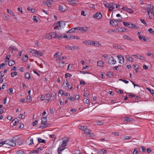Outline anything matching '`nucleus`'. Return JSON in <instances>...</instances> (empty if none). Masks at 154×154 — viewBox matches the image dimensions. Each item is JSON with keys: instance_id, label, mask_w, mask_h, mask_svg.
I'll list each match as a JSON object with an SVG mask.
<instances>
[{"instance_id": "obj_1", "label": "nucleus", "mask_w": 154, "mask_h": 154, "mask_svg": "<svg viewBox=\"0 0 154 154\" xmlns=\"http://www.w3.org/2000/svg\"><path fill=\"white\" fill-rule=\"evenodd\" d=\"M105 61L106 63L109 64H115L116 63V61L113 57L111 56L105 59Z\"/></svg>"}, {"instance_id": "obj_2", "label": "nucleus", "mask_w": 154, "mask_h": 154, "mask_svg": "<svg viewBox=\"0 0 154 154\" xmlns=\"http://www.w3.org/2000/svg\"><path fill=\"white\" fill-rule=\"evenodd\" d=\"M146 9L149 15L150 12L151 14L154 15V7L153 5H148Z\"/></svg>"}, {"instance_id": "obj_3", "label": "nucleus", "mask_w": 154, "mask_h": 154, "mask_svg": "<svg viewBox=\"0 0 154 154\" xmlns=\"http://www.w3.org/2000/svg\"><path fill=\"white\" fill-rule=\"evenodd\" d=\"M42 121L41 124L43 125V126H41L39 127L40 128H44L48 126V124L47 123V119L46 118L43 117L41 119Z\"/></svg>"}, {"instance_id": "obj_4", "label": "nucleus", "mask_w": 154, "mask_h": 154, "mask_svg": "<svg viewBox=\"0 0 154 154\" xmlns=\"http://www.w3.org/2000/svg\"><path fill=\"white\" fill-rule=\"evenodd\" d=\"M12 142L14 144H22V143L20 141V137L18 136L14 137L12 138Z\"/></svg>"}, {"instance_id": "obj_5", "label": "nucleus", "mask_w": 154, "mask_h": 154, "mask_svg": "<svg viewBox=\"0 0 154 154\" xmlns=\"http://www.w3.org/2000/svg\"><path fill=\"white\" fill-rule=\"evenodd\" d=\"M46 96L48 97H51V100L53 101L56 97V94L54 92L53 93L50 92L49 94H46Z\"/></svg>"}, {"instance_id": "obj_6", "label": "nucleus", "mask_w": 154, "mask_h": 154, "mask_svg": "<svg viewBox=\"0 0 154 154\" xmlns=\"http://www.w3.org/2000/svg\"><path fill=\"white\" fill-rule=\"evenodd\" d=\"M65 48L67 50H75L78 49L79 48L78 46H71L69 45H66L65 46Z\"/></svg>"}, {"instance_id": "obj_7", "label": "nucleus", "mask_w": 154, "mask_h": 154, "mask_svg": "<svg viewBox=\"0 0 154 154\" xmlns=\"http://www.w3.org/2000/svg\"><path fill=\"white\" fill-rule=\"evenodd\" d=\"M91 130L87 128V126H86V128H85L84 131V132L87 134V136L88 137H91L93 135V134L91 133Z\"/></svg>"}, {"instance_id": "obj_8", "label": "nucleus", "mask_w": 154, "mask_h": 154, "mask_svg": "<svg viewBox=\"0 0 154 154\" xmlns=\"http://www.w3.org/2000/svg\"><path fill=\"white\" fill-rule=\"evenodd\" d=\"M69 139V138L68 137H65L63 138L60 140L62 142L61 144H66L68 143Z\"/></svg>"}, {"instance_id": "obj_9", "label": "nucleus", "mask_w": 154, "mask_h": 154, "mask_svg": "<svg viewBox=\"0 0 154 154\" xmlns=\"http://www.w3.org/2000/svg\"><path fill=\"white\" fill-rule=\"evenodd\" d=\"M62 23H61L60 22H58L56 24H55L54 27V29H57L58 30H59L61 29L63 27L62 25Z\"/></svg>"}, {"instance_id": "obj_10", "label": "nucleus", "mask_w": 154, "mask_h": 154, "mask_svg": "<svg viewBox=\"0 0 154 154\" xmlns=\"http://www.w3.org/2000/svg\"><path fill=\"white\" fill-rule=\"evenodd\" d=\"M61 145L58 148L57 151L59 154H61V152L66 149L65 146L66 145Z\"/></svg>"}, {"instance_id": "obj_11", "label": "nucleus", "mask_w": 154, "mask_h": 154, "mask_svg": "<svg viewBox=\"0 0 154 154\" xmlns=\"http://www.w3.org/2000/svg\"><path fill=\"white\" fill-rule=\"evenodd\" d=\"M43 149V148L42 147H39L36 150H34L31 151L29 152V153L30 154H37L38 153V152L39 151V150H42Z\"/></svg>"}, {"instance_id": "obj_12", "label": "nucleus", "mask_w": 154, "mask_h": 154, "mask_svg": "<svg viewBox=\"0 0 154 154\" xmlns=\"http://www.w3.org/2000/svg\"><path fill=\"white\" fill-rule=\"evenodd\" d=\"M66 1L69 3L70 5L73 6H75L78 4V2L77 1L74 0H67Z\"/></svg>"}, {"instance_id": "obj_13", "label": "nucleus", "mask_w": 154, "mask_h": 154, "mask_svg": "<svg viewBox=\"0 0 154 154\" xmlns=\"http://www.w3.org/2000/svg\"><path fill=\"white\" fill-rule=\"evenodd\" d=\"M53 0H47L45 2H43V4H45L49 7H51V3L53 2Z\"/></svg>"}, {"instance_id": "obj_14", "label": "nucleus", "mask_w": 154, "mask_h": 154, "mask_svg": "<svg viewBox=\"0 0 154 154\" xmlns=\"http://www.w3.org/2000/svg\"><path fill=\"white\" fill-rule=\"evenodd\" d=\"M110 24L113 26H115L118 24L117 20H110L109 22Z\"/></svg>"}, {"instance_id": "obj_15", "label": "nucleus", "mask_w": 154, "mask_h": 154, "mask_svg": "<svg viewBox=\"0 0 154 154\" xmlns=\"http://www.w3.org/2000/svg\"><path fill=\"white\" fill-rule=\"evenodd\" d=\"M117 57L119 60V63H120L122 64L124 63V58L121 55H118L117 56Z\"/></svg>"}, {"instance_id": "obj_16", "label": "nucleus", "mask_w": 154, "mask_h": 154, "mask_svg": "<svg viewBox=\"0 0 154 154\" xmlns=\"http://www.w3.org/2000/svg\"><path fill=\"white\" fill-rule=\"evenodd\" d=\"M122 9L132 14L134 12V11L132 10L125 7H123Z\"/></svg>"}, {"instance_id": "obj_17", "label": "nucleus", "mask_w": 154, "mask_h": 154, "mask_svg": "<svg viewBox=\"0 0 154 154\" xmlns=\"http://www.w3.org/2000/svg\"><path fill=\"white\" fill-rule=\"evenodd\" d=\"M92 42L91 45L97 47H99L100 46H101V45L98 41H92Z\"/></svg>"}, {"instance_id": "obj_18", "label": "nucleus", "mask_w": 154, "mask_h": 154, "mask_svg": "<svg viewBox=\"0 0 154 154\" xmlns=\"http://www.w3.org/2000/svg\"><path fill=\"white\" fill-rule=\"evenodd\" d=\"M94 17L95 18L99 19H100L101 17L102 14L100 12H98L95 14L94 16Z\"/></svg>"}, {"instance_id": "obj_19", "label": "nucleus", "mask_w": 154, "mask_h": 154, "mask_svg": "<svg viewBox=\"0 0 154 154\" xmlns=\"http://www.w3.org/2000/svg\"><path fill=\"white\" fill-rule=\"evenodd\" d=\"M35 51L31 49H29L28 50V52L29 54L33 56H35Z\"/></svg>"}, {"instance_id": "obj_20", "label": "nucleus", "mask_w": 154, "mask_h": 154, "mask_svg": "<svg viewBox=\"0 0 154 154\" xmlns=\"http://www.w3.org/2000/svg\"><path fill=\"white\" fill-rule=\"evenodd\" d=\"M42 55L43 54L41 52L36 50L35 51V56L38 57H41Z\"/></svg>"}, {"instance_id": "obj_21", "label": "nucleus", "mask_w": 154, "mask_h": 154, "mask_svg": "<svg viewBox=\"0 0 154 154\" xmlns=\"http://www.w3.org/2000/svg\"><path fill=\"white\" fill-rule=\"evenodd\" d=\"M138 38L140 40L142 41L146 42L147 40V38L144 36L139 35L138 36Z\"/></svg>"}, {"instance_id": "obj_22", "label": "nucleus", "mask_w": 154, "mask_h": 154, "mask_svg": "<svg viewBox=\"0 0 154 154\" xmlns=\"http://www.w3.org/2000/svg\"><path fill=\"white\" fill-rule=\"evenodd\" d=\"M128 27L131 28L137 29V27L136 26L135 24L130 22H129Z\"/></svg>"}, {"instance_id": "obj_23", "label": "nucleus", "mask_w": 154, "mask_h": 154, "mask_svg": "<svg viewBox=\"0 0 154 154\" xmlns=\"http://www.w3.org/2000/svg\"><path fill=\"white\" fill-rule=\"evenodd\" d=\"M97 65L99 67H103L104 66V62L103 61L101 60L97 62Z\"/></svg>"}, {"instance_id": "obj_24", "label": "nucleus", "mask_w": 154, "mask_h": 154, "mask_svg": "<svg viewBox=\"0 0 154 154\" xmlns=\"http://www.w3.org/2000/svg\"><path fill=\"white\" fill-rule=\"evenodd\" d=\"M109 5L110 7L109 9L111 10V8L112 10L115 8L116 4L114 2L110 3Z\"/></svg>"}, {"instance_id": "obj_25", "label": "nucleus", "mask_w": 154, "mask_h": 154, "mask_svg": "<svg viewBox=\"0 0 154 154\" xmlns=\"http://www.w3.org/2000/svg\"><path fill=\"white\" fill-rule=\"evenodd\" d=\"M125 58L126 59V60L128 61H130L131 62L133 61L132 58L129 55H126L125 56Z\"/></svg>"}, {"instance_id": "obj_26", "label": "nucleus", "mask_w": 154, "mask_h": 154, "mask_svg": "<svg viewBox=\"0 0 154 154\" xmlns=\"http://www.w3.org/2000/svg\"><path fill=\"white\" fill-rule=\"evenodd\" d=\"M124 121L130 122L131 121L133 120V119L131 118H130L128 116L125 117L124 118Z\"/></svg>"}, {"instance_id": "obj_27", "label": "nucleus", "mask_w": 154, "mask_h": 154, "mask_svg": "<svg viewBox=\"0 0 154 154\" xmlns=\"http://www.w3.org/2000/svg\"><path fill=\"white\" fill-rule=\"evenodd\" d=\"M81 28L80 31L82 32H86L88 29V27L86 26L83 27H81Z\"/></svg>"}, {"instance_id": "obj_28", "label": "nucleus", "mask_w": 154, "mask_h": 154, "mask_svg": "<svg viewBox=\"0 0 154 154\" xmlns=\"http://www.w3.org/2000/svg\"><path fill=\"white\" fill-rule=\"evenodd\" d=\"M92 41L88 40L87 41H84L82 42V43L88 45H91L92 44Z\"/></svg>"}, {"instance_id": "obj_29", "label": "nucleus", "mask_w": 154, "mask_h": 154, "mask_svg": "<svg viewBox=\"0 0 154 154\" xmlns=\"http://www.w3.org/2000/svg\"><path fill=\"white\" fill-rule=\"evenodd\" d=\"M103 122L101 121L97 120L95 122V125H103Z\"/></svg>"}, {"instance_id": "obj_30", "label": "nucleus", "mask_w": 154, "mask_h": 154, "mask_svg": "<svg viewBox=\"0 0 154 154\" xmlns=\"http://www.w3.org/2000/svg\"><path fill=\"white\" fill-rule=\"evenodd\" d=\"M64 6L61 5H59V9L62 12L64 11L65 10V9L64 8Z\"/></svg>"}, {"instance_id": "obj_31", "label": "nucleus", "mask_w": 154, "mask_h": 154, "mask_svg": "<svg viewBox=\"0 0 154 154\" xmlns=\"http://www.w3.org/2000/svg\"><path fill=\"white\" fill-rule=\"evenodd\" d=\"M51 34L52 38H57V35L55 32H51Z\"/></svg>"}, {"instance_id": "obj_32", "label": "nucleus", "mask_w": 154, "mask_h": 154, "mask_svg": "<svg viewBox=\"0 0 154 154\" xmlns=\"http://www.w3.org/2000/svg\"><path fill=\"white\" fill-rule=\"evenodd\" d=\"M19 122V120L17 119H15L12 121V123L14 126L16 125Z\"/></svg>"}, {"instance_id": "obj_33", "label": "nucleus", "mask_w": 154, "mask_h": 154, "mask_svg": "<svg viewBox=\"0 0 154 154\" xmlns=\"http://www.w3.org/2000/svg\"><path fill=\"white\" fill-rule=\"evenodd\" d=\"M15 63L14 61L10 60L9 61L8 64L9 66H11L14 65Z\"/></svg>"}, {"instance_id": "obj_34", "label": "nucleus", "mask_w": 154, "mask_h": 154, "mask_svg": "<svg viewBox=\"0 0 154 154\" xmlns=\"http://www.w3.org/2000/svg\"><path fill=\"white\" fill-rule=\"evenodd\" d=\"M28 55L26 54L23 57L22 60L24 62H26L28 60Z\"/></svg>"}, {"instance_id": "obj_35", "label": "nucleus", "mask_w": 154, "mask_h": 154, "mask_svg": "<svg viewBox=\"0 0 154 154\" xmlns=\"http://www.w3.org/2000/svg\"><path fill=\"white\" fill-rule=\"evenodd\" d=\"M66 57L65 56H63L61 57H59L56 59V61H59L60 60H62L63 59H66Z\"/></svg>"}, {"instance_id": "obj_36", "label": "nucleus", "mask_w": 154, "mask_h": 154, "mask_svg": "<svg viewBox=\"0 0 154 154\" xmlns=\"http://www.w3.org/2000/svg\"><path fill=\"white\" fill-rule=\"evenodd\" d=\"M65 62L64 61L60 62L59 64L60 67H63L64 66Z\"/></svg>"}, {"instance_id": "obj_37", "label": "nucleus", "mask_w": 154, "mask_h": 154, "mask_svg": "<svg viewBox=\"0 0 154 154\" xmlns=\"http://www.w3.org/2000/svg\"><path fill=\"white\" fill-rule=\"evenodd\" d=\"M25 78L26 79H28L29 80L30 79V74L28 72L26 73L25 75Z\"/></svg>"}, {"instance_id": "obj_38", "label": "nucleus", "mask_w": 154, "mask_h": 154, "mask_svg": "<svg viewBox=\"0 0 154 154\" xmlns=\"http://www.w3.org/2000/svg\"><path fill=\"white\" fill-rule=\"evenodd\" d=\"M38 141L39 143H46L45 140L41 138H38Z\"/></svg>"}, {"instance_id": "obj_39", "label": "nucleus", "mask_w": 154, "mask_h": 154, "mask_svg": "<svg viewBox=\"0 0 154 154\" xmlns=\"http://www.w3.org/2000/svg\"><path fill=\"white\" fill-rule=\"evenodd\" d=\"M106 153V151L103 149H100L99 153V154H104Z\"/></svg>"}, {"instance_id": "obj_40", "label": "nucleus", "mask_w": 154, "mask_h": 154, "mask_svg": "<svg viewBox=\"0 0 154 154\" xmlns=\"http://www.w3.org/2000/svg\"><path fill=\"white\" fill-rule=\"evenodd\" d=\"M86 126H79V128L80 130H82L83 131H84L85 128H86Z\"/></svg>"}, {"instance_id": "obj_41", "label": "nucleus", "mask_w": 154, "mask_h": 154, "mask_svg": "<svg viewBox=\"0 0 154 154\" xmlns=\"http://www.w3.org/2000/svg\"><path fill=\"white\" fill-rule=\"evenodd\" d=\"M123 38L125 39H127L128 40H129L130 41L132 40L129 36H127L126 35H124L123 36Z\"/></svg>"}, {"instance_id": "obj_42", "label": "nucleus", "mask_w": 154, "mask_h": 154, "mask_svg": "<svg viewBox=\"0 0 154 154\" xmlns=\"http://www.w3.org/2000/svg\"><path fill=\"white\" fill-rule=\"evenodd\" d=\"M7 12L9 14H11V15L15 16V15L14 13H13V12L11 11H9V10L8 9H7Z\"/></svg>"}, {"instance_id": "obj_43", "label": "nucleus", "mask_w": 154, "mask_h": 154, "mask_svg": "<svg viewBox=\"0 0 154 154\" xmlns=\"http://www.w3.org/2000/svg\"><path fill=\"white\" fill-rule=\"evenodd\" d=\"M46 38L48 39H51V33L49 34H47L46 35Z\"/></svg>"}, {"instance_id": "obj_44", "label": "nucleus", "mask_w": 154, "mask_h": 154, "mask_svg": "<svg viewBox=\"0 0 154 154\" xmlns=\"http://www.w3.org/2000/svg\"><path fill=\"white\" fill-rule=\"evenodd\" d=\"M17 74V73L16 72H13L11 73V76L12 77H14Z\"/></svg>"}, {"instance_id": "obj_45", "label": "nucleus", "mask_w": 154, "mask_h": 154, "mask_svg": "<svg viewBox=\"0 0 154 154\" xmlns=\"http://www.w3.org/2000/svg\"><path fill=\"white\" fill-rule=\"evenodd\" d=\"M103 4L106 7L109 9V4H108L106 2L104 1L103 2Z\"/></svg>"}, {"instance_id": "obj_46", "label": "nucleus", "mask_w": 154, "mask_h": 154, "mask_svg": "<svg viewBox=\"0 0 154 154\" xmlns=\"http://www.w3.org/2000/svg\"><path fill=\"white\" fill-rule=\"evenodd\" d=\"M74 30H75V29H74V28H72L71 29H70L68 30L66 32L68 33H73V32H74Z\"/></svg>"}, {"instance_id": "obj_47", "label": "nucleus", "mask_w": 154, "mask_h": 154, "mask_svg": "<svg viewBox=\"0 0 154 154\" xmlns=\"http://www.w3.org/2000/svg\"><path fill=\"white\" fill-rule=\"evenodd\" d=\"M64 95L67 97L66 98L68 99H69L71 97L70 94L69 93H65Z\"/></svg>"}, {"instance_id": "obj_48", "label": "nucleus", "mask_w": 154, "mask_h": 154, "mask_svg": "<svg viewBox=\"0 0 154 154\" xmlns=\"http://www.w3.org/2000/svg\"><path fill=\"white\" fill-rule=\"evenodd\" d=\"M148 31L150 33L154 35V31L153 30V29L152 28H150L149 29Z\"/></svg>"}, {"instance_id": "obj_49", "label": "nucleus", "mask_w": 154, "mask_h": 154, "mask_svg": "<svg viewBox=\"0 0 154 154\" xmlns=\"http://www.w3.org/2000/svg\"><path fill=\"white\" fill-rule=\"evenodd\" d=\"M137 58L141 60H144L145 59V58L143 56L138 54Z\"/></svg>"}, {"instance_id": "obj_50", "label": "nucleus", "mask_w": 154, "mask_h": 154, "mask_svg": "<svg viewBox=\"0 0 154 154\" xmlns=\"http://www.w3.org/2000/svg\"><path fill=\"white\" fill-rule=\"evenodd\" d=\"M32 20L33 21L35 22H37L38 21V20L37 19V17L36 16H33L32 17Z\"/></svg>"}, {"instance_id": "obj_51", "label": "nucleus", "mask_w": 154, "mask_h": 154, "mask_svg": "<svg viewBox=\"0 0 154 154\" xmlns=\"http://www.w3.org/2000/svg\"><path fill=\"white\" fill-rule=\"evenodd\" d=\"M131 138V137L128 136H125L123 137V139L124 140H126L129 139Z\"/></svg>"}, {"instance_id": "obj_52", "label": "nucleus", "mask_w": 154, "mask_h": 154, "mask_svg": "<svg viewBox=\"0 0 154 154\" xmlns=\"http://www.w3.org/2000/svg\"><path fill=\"white\" fill-rule=\"evenodd\" d=\"M83 102L85 103L88 104L89 102V100L88 99L85 98L84 99Z\"/></svg>"}, {"instance_id": "obj_53", "label": "nucleus", "mask_w": 154, "mask_h": 154, "mask_svg": "<svg viewBox=\"0 0 154 154\" xmlns=\"http://www.w3.org/2000/svg\"><path fill=\"white\" fill-rule=\"evenodd\" d=\"M5 141V144H9L12 142L11 140H7Z\"/></svg>"}, {"instance_id": "obj_54", "label": "nucleus", "mask_w": 154, "mask_h": 154, "mask_svg": "<svg viewBox=\"0 0 154 154\" xmlns=\"http://www.w3.org/2000/svg\"><path fill=\"white\" fill-rule=\"evenodd\" d=\"M75 36L73 35H68V39H70L71 38L72 39H75Z\"/></svg>"}, {"instance_id": "obj_55", "label": "nucleus", "mask_w": 154, "mask_h": 154, "mask_svg": "<svg viewBox=\"0 0 154 154\" xmlns=\"http://www.w3.org/2000/svg\"><path fill=\"white\" fill-rule=\"evenodd\" d=\"M57 38H58L59 39H61L62 38H63V35H57Z\"/></svg>"}, {"instance_id": "obj_56", "label": "nucleus", "mask_w": 154, "mask_h": 154, "mask_svg": "<svg viewBox=\"0 0 154 154\" xmlns=\"http://www.w3.org/2000/svg\"><path fill=\"white\" fill-rule=\"evenodd\" d=\"M16 154H24V152L21 150H18L16 153Z\"/></svg>"}, {"instance_id": "obj_57", "label": "nucleus", "mask_w": 154, "mask_h": 154, "mask_svg": "<svg viewBox=\"0 0 154 154\" xmlns=\"http://www.w3.org/2000/svg\"><path fill=\"white\" fill-rule=\"evenodd\" d=\"M49 137H50L51 138H53V139H54V140H55V139L56 138V136L54 134H51L49 135Z\"/></svg>"}, {"instance_id": "obj_58", "label": "nucleus", "mask_w": 154, "mask_h": 154, "mask_svg": "<svg viewBox=\"0 0 154 154\" xmlns=\"http://www.w3.org/2000/svg\"><path fill=\"white\" fill-rule=\"evenodd\" d=\"M71 76V75L69 73H66L65 74V77L67 78L68 77L70 78Z\"/></svg>"}, {"instance_id": "obj_59", "label": "nucleus", "mask_w": 154, "mask_h": 154, "mask_svg": "<svg viewBox=\"0 0 154 154\" xmlns=\"http://www.w3.org/2000/svg\"><path fill=\"white\" fill-rule=\"evenodd\" d=\"M5 64L4 63H1L0 65V69H3L4 67H5Z\"/></svg>"}, {"instance_id": "obj_60", "label": "nucleus", "mask_w": 154, "mask_h": 154, "mask_svg": "<svg viewBox=\"0 0 154 154\" xmlns=\"http://www.w3.org/2000/svg\"><path fill=\"white\" fill-rule=\"evenodd\" d=\"M123 23L125 26H128L129 24V22L128 23L126 22H123Z\"/></svg>"}, {"instance_id": "obj_61", "label": "nucleus", "mask_w": 154, "mask_h": 154, "mask_svg": "<svg viewBox=\"0 0 154 154\" xmlns=\"http://www.w3.org/2000/svg\"><path fill=\"white\" fill-rule=\"evenodd\" d=\"M2 106H3L2 105H0V114L3 113L4 111L3 109H2Z\"/></svg>"}, {"instance_id": "obj_62", "label": "nucleus", "mask_w": 154, "mask_h": 154, "mask_svg": "<svg viewBox=\"0 0 154 154\" xmlns=\"http://www.w3.org/2000/svg\"><path fill=\"white\" fill-rule=\"evenodd\" d=\"M140 20L141 21V22L143 24L146 25H147V24L144 20L143 19H140Z\"/></svg>"}, {"instance_id": "obj_63", "label": "nucleus", "mask_w": 154, "mask_h": 154, "mask_svg": "<svg viewBox=\"0 0 154 154\" xmlns=\"http://www.w3.org/2000/svg\"><path fill=\"white\" fill-rule=\"evenodd\" d=\"M74 154H79L80 152L78 150H75L74 151Z\"/></svg>"}, {"instance_id": "obj_64", "label": "nucleus", "mask_w": 154, "mask_h": 154, "mask_svg": "<svg viewBox=\"0 0 154 154\" xmlns=\"http://www.w3.org/2000/svg\"><path fill=\"white\" fill-rule=\"evenodd\" d=\"M9 93L10 94H13V89L11 88H10L9 89Z\"/></svg>"}]
</instances>
